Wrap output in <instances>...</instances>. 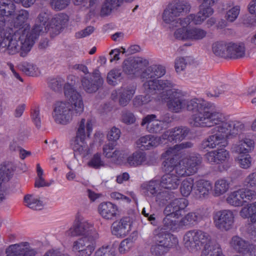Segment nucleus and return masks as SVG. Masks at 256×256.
<instances>
[{
    "label": "nucleus",
    "mask_w": 256,
    "mask_h": 256,
    "mask_svg": "<svg viewBox=\"0 0 256 256\" xmlns=\"http://www.w3.org/2000/svg\"><path fill=\"white\" fill-rule=\"evenodd\" d=\"M134 114L129 110H124L122 112V121L126 124H134L136 121Z\"/></svg>",
    "instance_id": "5fc2aeb1"
},
{
    "label": "nucleus",
    "mask_w": 256,
    "mask_h": 256,
    "mask_svg": "<svg viewBox=\"0 0 256 256\" xmlns=\"http://www.w3.org/2000/svg\"><path fill=\"white\" fill-rule=\"evenodd\" d=\"M68 21V16L66 14L61 13L55 15L50 22V29L56 34H60L64 26Z\"/></svg>",
    "instance_id": "c85d7f7f"
},
{
    "label": "nucleus",
    "mask_w": 256,
    "mask_h": 256,
    "mask_svg": "<svg viewBox=\"0 0 256 256\" xmlns=\"http://www.w3.org/2000/svg\"><path fill=\"white\" fill-rule=\"evenodd\" d=\"M216 126L212 129L215 134L209 136L202 140L200 144V148H214L217 146L226 147L228 143L227 138L231 135L237 134L244 128V124L239 120H227L224 116L222 122L214 124Z\"/></svg>",
    "instance_id": "7ed1b4c3"
},
{
    "label": "nucleus",
    "mask_w": 256,
    "mask_h": 256,
    "mask_svg": "<svg viewBox=\"0 0 256 256\" xmlns=\"http://www.w3.org/2000/svg\"><path fill=\"white\" fill-rule=\"evenodd\" d=\"M254 143L253 140L244 138L240 140L232 146L233 150L237 154H248L251 152L254 148Z\"/></svg>",
    "instance_id": "c756f323"
},
{
    "label": "nucleus",
    "mask_w": 256,
    "mask_h": 256,
    "mask_svg": "<svg viewBox=\"0 0 256 256\" xmlns=\"http://www.w3.org/2000/svg\"><path fill=\"white\" fill-rule=\"evenodd\" d=\"M240 166L244 169H247L250 167L252 162V158L249 154L241 156L238 159Z\"/></svg>",
    "instance_id": "4d7b16f0"
},
{
    "label": "nucleus",
    "mask_w": 256,
    "mask_h": 256,
    "mask_svg": "<svg viewBox=\"0 0 256 256\" xmlns=\"http://www.w3.org/2000/svg\"><path fill=\"white\" fill-rule=\"evenodd\" d=\"M154 244L152 245L150 252L154 256H162L178 244V240L174 235L164 231L161 228H156L152 232Z\"/></svg>",
    "instance_id": "423d86ee"
},
{
    "label": "nucleus",
    "mask_w": 256,
    "mask_h": 256,
    "mask_svg": "<svg viewBox=\"0 0 256 256\" xmlns=\"http://www.w3.org/2000/svg\"><path fill=\"white\" fill-rule=\"evenodd\" d=\"M92 129L91 121L82 118L77 124L76 136L71 141V146L74 152L80 155L82 158H85L90 154L85 139L86 136H89Z\"/></svg>",
    "instance_id": "0eeeda50"
},
{
    "label": "nucleus",
    "mask_w": 256,
    "mask_h": 256,
    "mask_svg": "<svg viewBox=\"0 0 256 256\" xmlns=\"http://www.w3.org/2000/svg\"><path fill=\"white\" fill-rule=\"evenodd\" d=\"M16 10V6L11 0H0V29L2 30L6 23L5 18L13 16Z\"/></svg>",
    "instance_id": "412c9836"
},
{
    "label": "nucleus",
    "mask_w": 256,
    "mask_h": 256,
    "mask_svg": "<svg viewBox=\"0 0 256 256\" xmlns=\"http://www.w3.org/2000/svg\"><path fill=\"white\" fill-rule=\"evenodd\" d=\"M212 188L211 182L204 180H199L194 183V191L198 198H203L208 196Z\"/></svg>",
    "instance_id": "a878e982"
},
{
    "label": "nucleus",
    "mask_w": 256,
    "mask_h": 256,
    "mask_svg": "<svg viewBox=\"0 0 256 256\" xmlns=\"http://www.w3.org/2000/svg\"><path fill=\"white\" fill-rule=\"evenodd\" d=\"M98 212L104 220L114 221L120 216L118 206L110 202H101L98 208Z\"/></svg>",
    "instance_id": "dca6fc26"
},
{
    "label": "nucleus",
    "mask_w": 256,
    "mask_h": 256,
    "mask_svg": "<svg viewBox=\"0 0 256 256\" xmlns=\"http://www.w3.org/2000/svg\"><path fill=\"white\" fill-rule=\"evenodd\" d=\"M185 246L190 251H196L204 246V250H210L214 244H212L208 234L199 230L187 232L184 236Z\"/></svg>",
    "instance_id": "6e6552de"
},
{
    "label": "nucleus",
    "mask_w": 256,
    "mask_h": 256,
    "mask_svg": "<svg viewBox=\"0 0 256 256\" xmlns=\"http://www.w3.org/2000/svg\"><path fill=\"white\" fill-rule=\"evenodd\" d=\"M160 97L162 100H166L167 106L173 112L179 113L185 110L187 99L184 98L186 93L174 87L162 90Z\"/></svg>",
    "instance_id": "1a4fd4ad"
},
{
    "label": "nucleus",
    "mask_w": 256,
    "mask_h": 256,
    "mask_svg": "<svg viewBox=\"0 0 256 256\" xmlns=\"http://www.w3.org/2000/svg\"><path fill=\"white\" fill-rule=\"evenodd\" d=\"M70 0H51L50 4L52 8L56 10H62L69 4Z\"/></svg>",
    "instance_id": "e2e57ef3"
},
{
    "label": "nucleus",
    "mask_w": 256,
    "mask_h": 256,
    "mask_svg": "<svg viewBox=\"0 0 256 256\" xmlns=\"http://www.w3.org/2000/svg\"><path fill=\"white\" fill-rule=\"evenodd\" d=\"M228 43L224 42H217L212 45L213 53L216 56L228 58Z\"/></svg>",
    "instance_id": "58836bf2"
},
{
    "label": "nucleus",
    "mask_w": 256,
    "mask_h": 256,
    "mask_svg": "<svg viewBox=\"0 0 256 256\" xmlns=\"http://www.w3.org/2000/svg\"><path fill=\"white\" fill-rule=\"evenodd\" d=\"M122 78V72L120 70H112L107 75V82L109 84L116 86L118 81Z\"/></svg>",
    "instance_id": "de8ad7c7"
},
{
    "label": "nucleus",
    "mask_w": 256,
    "mask_h": 256,
    "mask_svg": "<svg viewBox=\"0 0 256 256\" xmlns=\"http://www.w3.org/2000/svg\"><path fill=\"white\" fill-rule=\"evenodd\" d=\"M19 69L29 76H38L40 74L38 68L34 64L26 62H22L18 65Z\"/></svg>",
    "instance_id": "ea45409f"
},
{
    "label": "nucleus",
    "mask_w": 256,
    "mask_h": 256,
    "mask_svg": "<svg viewBox=\"0 0 256 256\" xmlns=\"http://www.w3.org/2000/svg\"><path fill=\"white\" fill-rule=\"evenodd\" d=\"M172 10L168 6L164 10L162 19L163 20L166 24H170V28H174V27L182 26L183 27V22L184 18H176V16L172 14L170 12Z\"/></svg>",
    "instance_id": "7c9ffc66"
},
{
    "label": "nucleus",
    "mask_w": 256,
    "mask_h": 256,
    "mask_svg": "<svg viewBox=\"0 0 256 256\" xmlns=\"http://www.w3.org/2000/svg\"><path fill=\"white\" fill-rule=\"evenodd\" d=\"M116 146V143L109 142L103 146V154L105 157L110 158L112 157V152L114 147Z\"/></svg>",
    "instance_id": "0e129e2a"
},
{
    "label": "nucleus",
    "mask_w": 256,
    "mask_h": 256,
    "mask_svg": "<svg viewBox=\"0 0 256 256\" xmlns=\"http://www.w3.org/2000/svg\"><path fill=\"white\" fill-rule=\"evenodd\" d=\"M136 238L135 236H130L128 238L124 240L120 244L118 248L120 254H124L128 252L133 246Z\"/></svg>",
    "instance_id": "49530a36"
},
{
    "label": "nucleus",
    "mask_w": 256,
    "mask_h": 256,
    "mask_svg": "<svg viewBox=\"0 0 256 256\" xmlns=\"http://www.w3.org/2000/svg\"><path fill=\"white\" fill-rule=\"evenodd\" d=\"M245 55V47L242 43H228V58L237 59Z\"/></svg>",
    "instance_id": "bb28decb"
},
{
    "label": "nucleus",
    "mask_w": 256,
    "mask_h": 256,
    "mask_svg": "<svg viewBox=\"0 0 256 256\" xmlns=\"http://www.w3.org/2000/svg\"><path fill=\"white\" fill-rule=\"evenodd\" d=\"M64 94L69 102H57L52 114L54 122L58 124H66L73 116L80 115L84 112V105L81 94L71 84L64 86Z\"/></svg>",
    "instance_id": "f257e3e1"
},
{
    "label": "nucleus",
    "mask_w": 256,
    "mask_h": 256,
    "mask_svg": "<svg viewBox=\"0 0 256 256\" xmlns=\"http://www.w3.org/2000/svg\"><path fill=\"white\" fill-rule=\"evenodd\" d=\"M82 88L88 94H94L101 88L104 79L100 70L96 68L88 75L81 76Z\"/></svg>",
    "instance_id": "f8f14e48"
},
{
    "label": "nucleus",
    "mask_w": 256,
    "mask_h": 256,
    "mask_svg": "<svg viewBox=\"0 0 256 256\" xmlns=\"http://www.w3.org/2000/svg\"><path fill=\"white\" fill-rule=\"evenodd\" d=\"M93 232L96 230L92 228V224L86 220H78L72 227L66 231V234L70 236H84L90 237Z\"/></svg>",
    "instance_id": "f3484780"
},
{
    "label": "nucleus",
    "mask_w": 256,
    "mask_h": 256,
    "mask_svg": "<svg viewBox=\"0 0 256 256\" xmlns=\"http://www.w3.org/2000/svg\"><path fill=\"white\" fill-rule=\"evenodd\" d=\"M156 118V114H148L142 118L141 126H146V130L150 133H159L163 130V126Z\"/></svg>",
    "instance_id": "4be33fe9"
},
{
    "label": "nucleus",
    "mask_w": 256,
    "mask_h": 256,
    "mask_svg": "<svg viewBox=\"0 0 256 256\" xmlns=\"http://www.w3.org/2000/svg\"><path fill=\"white\" fill-rule=\"evenodd\" d=\"M132 62L130 64H134V72L135 74H138L137 72H140L148 64V62L147 60L142 58H132Z\"/></svg>",
    "instance_id": "09e8293b"
},
{
    "label": "nucleus",
    "mask_w": 256,
    "mask_h": 256,
    "mask_svg": "<svg viewBox=\"0 0 256 256\" xmlns=\"http://www.w3.org/2000/svg\"><path fill=\"white\" fill-rule=\"evenodd\" d=\"M174 218H176L173 216H165L162 220L163 228H162L164 231V230L174 231L180 227L179 222L173 219Z\"/></svg>",
    "instance_id": "79ce46f5"
},
{
    "label": "nucleus",
    "mask_w": 256,
    "mask_h": 256,
    "mask_svg": "<svg viewBox=\"0 0 256 256\" xmlns=\"http://www.w3.org/2000/svg\"><path fill=\"white\" fill-rule=\"evenodd\" d=\"M160 182L159 180H152L143 184L141 188L145 196H155L160 190Z\"/></svg>",
    "instance_id": "2f4dec72"
},
{
    "label": "nucleus",
    "mask_w": 256,
    "mask_h": 256,
    "mask_svg": "<svg viewBox=\"0 0 256 256\" xmlns=\"http://www.w3.org/2000/svg\"><path fill=\"white\" fill-rule=\"evenodd\" d=\"M202 162V158L198 154H194L183 158L175 165L178 168L180 174L184 176L195 174Z\"/></svg>",
    "instance_id": "ddd939ff"
},
{
    "label": "nucleus",
    "mask_w": 256,
    "mask_h": 256,
    "mask_svg": "<svg viewBox=\"0 0 256 256\" xmlns=\"http://www.w3.org/2000/svg\"><path fill=\"white\" fill-rule=\"evenodd\" d=\"M190 132V129L186 126H178L166 131L162 136V140L170 142H181L186 138Z\"/></svg>",
    "instance_id": "a211bd4d"
},
{
    "label": "nucleus",
    "mask_w": 256,
    "mask_h": 256,
    "mask_svg": "<svg viewBox=\"0 0 256 256\" xmlns=\"http://www.w3.org/2000/svg\"><path fill=\"white\" fill-rule=\"evenodd\" d=\"M230 188V182L224 178L216 180L214 186V195L218 196L227 192Z\"/></svg>",
    "instance_id": "e433bc0d"
},
{
    "label": "nucleus",
    "mask_w": 256,
    "mask_h": 256,
    "mask_svg": "<svg viewBox=\"0 0 256 256\" xmlns=\"http://www.w3.org/2000/svg\"><path fill=\"white\" fill-rule=\"evenodd\" d=\"M240 215L244 218H250L251 222L256 221V202L242 208Z\"/></svg>",
    "instance_id": "a19ab883"
},
{
    "label": "nucleus",
    "mask_w": 256,
    "mask_h": 256,
    "mask_svg": "<svg viewBox=\"0 0 256 256\" xmlns=\"http://www.w3.org/2000/svg\"><path fill=\"white\" fill-rule=\"evenodd\" d=\"M207 32L200 28L193 27L187 28L182 27L174 33L176 38L182 40H199L206 36Z\"/></svg>",
    "instance_id": "2eb2a0df"
},
{
    "label": "nucleus",
    "mask_w": 256,
    "mask_h": 256,
    "mask_svg": "<svg viewBox=\"0 0 256 256\" xmlns=\"http://www.w3.org/2000/svg\"><path fill=\"white\" fill-rule=\"evenodd\" d=\"M116 224V222L112 224V232L115 235L124 236L130 230V217H124Z\"/></svg>",
    "instance_id": "cd10ccee"
},
{
    "label": "nucleus",
    "mask_w": 256,
    "mask_h": 256,
    "mask_svg": "<svg viewBox=\"0 0 256 256\" xmlns=\"http://www.w3.org/2000/svg\"><path fill=\"white\" fill-rule=\"evenodd\" d=\"M215 226L221 231L232 229L234 222V215L232 210H224L216 212L214 216Z\"/></svg>",
    "instance_id": "4468645a"
},
{
    "label": "nucleus",
    "mask_w": 256,
    "mask_h": 256,
    "mask_svg": "<svg viewBox=\"0 0 256 256\" xmlns=\"http://www.w3.org/2000/svg\"><path fill=\"white\" fill-rule=\"evenodd\" d=\"M156 200L160 204H165L168 200L174 197V194L172 192H169L166 190L162 191L160 190L156 195Z\"/></svg>",
    "instance_id": "8fccbe9b"
},
{
    "label": "nucleus",
    "mask_w": 256,
    "mask_h": 256,
    "mask_svg": "<svg viewBox=\"0 0 256 256\" xmlns=\"http://www.w3.org/2000/svg\"><path fill=\"white\" fill-rule=\"evenodd\" d=\"M12 170L8 166H0V202L6 198V182L9 180L12 175Z\"/></svg>",
    "instance_id": "b1692460"
},
{
    "label": "nucleus",
    "mask_w": 256,
    "mask_h": 256,
    "mask_svg": "<svg viewBox=\"0 0 256 256\" xmlns=\"http://www.w3.org/2000/svg\"><path fill=\"white\" fill-rule=\"evenodd\" d=\"M94 256H114V249L112 246H103L98 248Z\"/></svg>",
    "instance_id": "603ef678"
},
{
    "label": "nucleus",
    "mask_w": 256,
    "mask_h": 256,
    "mask_svg": "<svg viewBox=\"0 0 256 256\" xmlns=\"http://www.w3.org/2000/svg\"><path fill=\"white\" fill-rule=\"evenodd\" d=\"M193 146V144L190 142H182L179 144H176L173 147L169 148L166 152V154L169 156L168 158H174V156H176L177 152L184 148H190Z\"/></svg>",
    "instance_id": "c03bdc74"
},
{
    "label": "nucleus",
    "mask_w": 256,
    "mask_h": 256,
    "mask_svg": "<svg viewBox=\"0 0 256 256\" xmlns=\"http://www.w3.org/2000/svg\"><path fill=\"white\" fill-rule=\"evenodd\" d=\"M134 93L135 89L132 86H129L119 90L118 94L120 104L122 106H126L132 98Z\"/></svg>",
    "instance_id": "473e14b6"
},
{
    "label": "nucleus",
    "mask_w": 256,
    "mask_h": 256,
    "mask_svg": "<svg viewBox=\"0 0 256 256\" xmlns=\"http://www.w3.org/2000/svg\"><path fill=\"white\" fill-rule=\"evenodd\" d=\"M188 58L179 57L176 59L174 67L177 72L183 71L188 64Z\"/></svg>",
    "instance_id": "13d9d810"
},
{
    "label": "nucleus",
    "mask_w": 256,
    "mask_h": 256,
    "mask_svg": "<svg viewBox=\"0 0 256 256\" xmlns=\"http://www.w3.org/2000/svg\"><path fill=\"white\" fill-rule=\"evenodd\" d=\"M98 238V233L96 232H93L90 237L84 236L74 241L72 246V251L74 256H78L80 251L83 250L84 248L96 244V240Z\"/></svg>",
    "instance_id": "6ab92c4d"
},
{
    "label": "nucleus",
    "mask_w": 256,
    "mask_h": 256,
    "mask_svg": "<svg viewBox=\"0 0 256 256\" xmlns=\"http://www.w3.org/2000/svg\"><path fill=\"white\" fill-rule=\"evenodd\" d=\"M146 160L144 152L136 151L127 158V162L130 166H136L142 165Z\"/></svg>",
    "instance_id": "72a5a7b5"
},
{
    "label": "nucleus",
    "mask_w": 256,
    "mask_h": 256,
    "mask_svg": "<svg viewBox=\"0 0 256 256\" xmlns=\"http://www.w3.org/2000/svg\"><path fill=\"white\" fill-rule=\"evenodd\" d=\"M214 0H199L200 4V10L196 14H191L184 18L183 27H186L191 22L196 25L200 24L206 18L214 12L211 6L214 3Z\"/></svg>",
    "instance_id": "9b49d317"
},
{
    "label": "nucleus",
    "mask_w": 256,
    "mask_h": 256,
    "mask_svg": "<svg viewBox=\"0 0 256 256\" xmlns=\"http://www.w3.org/2000/svg\"><path fill=\"white\" fill-rule=\"evenodd\" d=\"M240 11L238 6H235L229 10L226 15V20L230 22H234L238 18Z\"/></svg>",
    "instance_id": "bf43d9fd"
},
{
    "label": "nucleus",
    "mask_w": 256,
    "mask_h": 256,
    "mask_svg": "<svg viewBox=\"0 0 256 256\" xmlns=\"http://www.w3.org/2000/svg\"><path fill=\"white\" fill-rule=\"evenodd\" d=\"M172 201L176 212L180 214V216H181V212L184 210L188 204V200L185 198H176Z\"/></svg>",
    "instance_id": "864d4df0"
},
{
    "label": "nucleus",
    "mask_w": 256,
    "mask_h": 256,
    "mask_svg": "<svg viewBox=\"0 0 256 256\" xmlns=\"http://www.w3.org/2000/svg\"><path fill=\"white\" fill-rule=\"evenodd\" d=\"M196 222L192 212H189L180 219L179 221V224L180 227H182L193 224Z\"/></svg>",
    "instance_id": "052dcab7"
},
{
    "label": "nucleus",
    "mask_w": 256,
    "mask_h": 256,
    "mask_svg": "<svg viewBox=\"0 0 256 256\" xmlns=\"http://www.w3.org/2000/svg\"><path fill=\"white\" fill-rule=\"evenodd\" d=\"M172 11L170 12L172 14L179 16L182 12H186L190 10V6L186 3L178 2L174 4H170L168 6Z\"/></svg>",
    "instance_id": "37998d69"
},
{
    "label": "nucleus",
    "mask_w": 256,
    "mask_h": 256,
    "mask_svg": "<svg viewBox=\"0 0 256 256\" xmlns=\"http://www.w3.org/2000/svg\"><path fill=\"white\" fill-rule=\"evenodd\" d=\"M50 18V14L48 12H41L38 14L36 24L30 32L36 40L41 32H46L50 30V28L48 27V20Z\"/></svg>",
    "instance_id": "aec40b11"
},
{
    "label": "nucleus",
    "mask_w": 256,
    "mask_h": 256,
    "mask_svg": "<svg viewBox=\"0 0 256 256\" xmlns=\"http://www.w3.org/2000/svg\"><path fill=\"white\" fill-rule=\"evenodd\" d=\"M161 140H162L161 136L158 137L148 134L139 138L136 142V144L137 148L142 150H148L157 146Z\"/></svg>",
    "instance_id": "5701e85b"
},
{
    "label": "nucleus",
    "mask_w": 256,
    "mask_h": 256,
    "mask_svg": "<svg viewBox=\"0 0 256 256\" xmlns=\"http://www.w3.org/2000/svg\"><path fill=\"white\" fill-rule=\"evenodd\" d=\"M230 244V246L236 252L242 254L250 242L238 236H234L231 238Z\"/></svg>",
    "instance_id": "f704fd0d"
},
{
    "label": "nucleus",
    "mask_w": 256,
    "mask_h": 256,
    "mask_svg": "<svg viewBox=\"0 0 256 256\" xmlns=\"http://www.w3.org/2000/svg\"><path fill=\"white\" fill-rule=\"evenodd\" d=\"M194 184V179L192 178H188L184 179L182 182L180 186L181 194L184 196H188L192 191Z\"/></svg>",
    "instance_id": "a18cd8bd"
},
{
    "label": "nucleus",
    "mask_w": 256,
    "mask_h": 256,
    "mask_svg": "<svg viewBox=\"0 0 256 256\" xmlns=\"http://www.w3.org/2000/svg\"><path fill=\"white\" fill-rule=\"evenodd\" d=\"M168 172L164 174L160 181L161 186L166 189L174 190L178 188L180 182V178L184 176L180 174L178 168L175 165V158H168Z\"/></svg>",
    "instance_id": "9d476101"
},
{
    "label": "nucleus",
    "mask_w": 256,
    "mask_h": 256,
    "mask_svg": "<svg viewBox=\"0 0 256 256\" xmlns=\"http://www.w3.org/2000/svg\"><path fill=\"white\" fill-rule=\"evenodd\" d=\"M121 134L120 130L115 126L112 127L107 134V138L111 142H114L120 138Z\"/></svg>",
    "instance_id": "6e6d98bb"
},
{
    "label": "nucleus",
    "mask_w": 256,
    "mask_h": 256,
    "mask_svg": "<svg viewBox=\"0 0 256 256\" xmlns=\"http://www.w3.org/2000/svg\"><path fill=\"white\" fill-rule=\"evenodd\" d=\"M246 232L251 238L256 240V220L252 222L246 226Z\"/></svg>",
    "instance_id": "774afa93"
},
{
    "label": "nucleus",
    "mask_w": 256,
    "mask_h": 256,
    "mask_svg": "<svg viewBox=\"0 0 256 256\" xmlns=\"http://www.w3.org/2000/svg\"><path fill=\"white\" fill-rule=\"evenodd\" d=\"M29 16L28 12L25 10H20L16 13L14 22V30H21L22 32L30 33V26L26 23Z\"/></svg>",
    "instance_id": "393cba45"
},
{
    "label": "nucleus",
    "mask_w": 256,
    "mask_h": 256,
    "mask_svg": "<svg viewBox=\"0 0 256 256\" xmlns=\"http://www.w3.org/2000/svg\"><path fill=\"white\" fill-rule=\"evenodd\" d=\"M64 80L62 78L52 80L49 83V86L54 91H59L62 90L64 84Z\"/></svg>",
    "instance_id": "338daca9"
},
{
    "label": "nucleus",
    "mask_w": 256,
    "mask_h": 256,
    "mask_svg": "<svg viewBox=\"0 0 256 256\" xmlns=\"http://www.w3.org/2000/svg\"><path fill=\"white\" fill-rule=\"evenodd\" d=\"M88 165L92 168H98L104 166V162L101 160L100 154H96L88 162Z\"/></svg>",
    "instance_id": "680f3d73"
},
{
    "label": "nucleus",
    "mask_w": 256,
    "mask_h": 256,
    "mask_svg": "<svg viewBox=\"0 0 256 256\" xmlns=\"http://www.w3.org/2000/svg\"><path fill=\"white\" fill-rule=\"evenodd\" d=\"M164 214L166 216H173L176 218H178L180 216V214L176 212L175 208H174L173 201L171 202L165 207Z\"/></svg>",
    "instance_id": "69168bd1"
},
{
    "label": "nucleus",
    "mask_w": 256,
    "mask_h": 256,
    "mask_svg": "<svg viewBox=\"0 0 256 256\" xmlns=\"http://www.w3.org/2000/svg\"><path fill=\"white\" fill-rule=\"evenodd\" d=\"M165 74L164 67L156 64L148 66L140 74L141 78L146 79L143 84V88L148 95L154 94L162 90L174 86L175 84L170 80L158 79Z\"/></svg>",
    "instance_id": "39448f33"
},
{
    "label": "nucleus",
    "mask_w": 256,
    "mask_h": 256,
    "mask_svg": "<svg viewBox=\"0 0 256 256\" xmlns=\"http://www.w3.org/2000/svg\"><path fill=\"white\" fill-rule=\"evenodd\" d=\"M201 256H224L222 248L218 244H214L213 247L210 250L206 249L202 250Z\"/></svg>",
    "instance_id": "3c124183"
},
{
    "label": "nucleus",
    "mask_w": 256,
    "mask_h": 256,
    "mask_svg": "<svg viewBox=\"0 0 256 256\" xmlns=\"http://www.w3.org/2000/svg\"><path fill=\"white\" fill-rule=\"evenodd\" d=\"M35 40L30 33L10 29L4 38H0V52L12 55L20 53L21 56L24 57L32 49Z\"/></svg>",
    "instance_id": "20e7f679"
},
{
    "label": "nucleus",
    "mask_w": 256,
    "mask_h": 256,
    "mask_svg": "<svg viewBox=\"0 0 256 256\" xmlns=\"http://www.w3.org/2000/svg\"><path fill=\"white\" fill-rule=\"evenodd\" d=\"M24 202L26 206L34 210H41L43 205L42 201L32 194L25 196Z\"/></svg>",
    "instance_id": "4c0bfd02"
},
{
    "label": "nucleus",
    "mask_w": 256,
    "mask_h": 256,
    "mask_svg": "<svg viewBox=\"0 0 256 256\" xmlns=\"http://www.w3.org/2000/svg\"><path fill=\"white\" fill-rule=\"evenodd\" d=\"M213 106L198 98L187 99L185 110L193 114L190 122L196 128H210L222 122L224 114L212 111Z\"/></svg>",
    "instance_id": "f03ea898"
},
{
    "label": "nucleus",
    "mask_w": 256,
    "mask_h": 256,
    "mask_svg": "<svg viewBox=\"0 0 256 256\" xmlns=\"http://www.w3.org/2000/svg\"><path fill=\"white\" fill-rule=\"evenodd\" d=\"M240 190L230 192L226 198V202L231 206H240L244 204V197Z\"/></svg>",
    "instance_id": "c9c22d12"
}]
</instances>
